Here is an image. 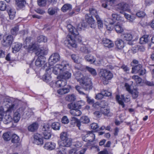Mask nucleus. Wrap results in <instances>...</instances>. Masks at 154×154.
Segmentation results:
<instances>
[{
    "label": "nucleus",
    "instance_id": "nucleus-1",
    "mask_svg": "<svg viewBox=\"0 0 154 154\" xmlns=\"http://www.w3.org/2000/svg\"><path fill=\"white\" fill-rule=\"evenodd\" d=\"M74 75L82 88L85 91L89 90L92 88V83L90 79L84 76L79 72L75 73Z\"/></svg>",
    "mask_w": 154,
    "mask_h": 154
},
{
    "label": "nucleus",
    "instance_id": "nucleus-2",
    "mask_svg": "<svg viewBox=\"0 0 154 154\" xmlns=\"http://www.w3.org/2000/svg\"><path fill=\"white\" fill-rule=\"evenodd\" d=\"M70 66L69 64L66 61H63L61 64L56 65L53 68L52 71L55 75L61 74L65 70H69Z\"/></svg>",
    "mask_w": 154,
    "mask_h": 154
},
{
    "label": "nucleus",
    "instance_id": "nucleus-3",
    "mask_svg": "<svg viewBox=\"0 0 154 154\" xmlns=\"http://www.w3.org/2000/svg\"><path fill=\"white\" fill-rule=\"evenodd\" d=\"M10 112L5 111L3 107L0 108V122L3 121L5 124L10 122L12 120V118L9 114Z\"/></svg>",
    "mask_w": 154,
    "mask_h": 154
},
{
    "label": "nucleus",
    "instance_id": "nucleus-4",
    "mask_svg": "<svg viewBox=\"0 0 154 154\" xmlns=\"http://www.w3.org/2000/svg\"><path fill=\"white\" fill-rule=\"evenodd\" d=\"M99 75L100 77L104 80L103 82L105 85L107 84L108 83L107 81L110 80L113 77L112 74L110 71L106 69H101Z\"/></svg>",
    "mask_w": 154,
    "mask_h": 154
},
{
    "label": "nucleus",
    "instance_id": "nucleus-5",
    "mask_svg": "<svg viewBox=\"0 0 154 154\" xmlns=\"http://www.w3.org/2000/svg\"><path fill=\"white\" fill-rule=\"evenodd\" d=\"M61 145L65 147H69L71 144L72 140L68 137L67 134L66 132H62L60 134Z\"/></svg>",
    "mask_w": 154,
    "mask_h": 154
},
{
    "label": "nucleus",
    "instance_id": "nucleus-6",
    "mask_svg": "<svg viewBox=\"0 0 154 154\" xmlns=\"http://www.w3.org/2000/svg\"><path fill=\"white\" fill-rule=\"evenodd\" d=\"M3 104L7 108V109L5 111L7 112H11L17 108V106L15 105L12 103L11 100L8 98L5 99Z\"/></svg>",
    "mask_w": 154,
    "mask_h": 154
},
{
    "label": "nucleus",
    "instance_id": "nucleus-7",
    "mask_svg": "<svg viewBox=\"0 0 154 154\" xmlns=\"http://www.w3.org/2000/svg\"><path fill=\"white\" fill-rule=\"evenodd\" d=\"M82 137L83 140L86 142H93L94 141L95 135L93 131H87L85 132Z\"/></svg>",
    "mask_w": 154,
    "mask_h": 154
},
{
    "label": "nucleus",
    "instance_id": "nucleus-8",
    "mask_svg": "<svg viewBox=\"0 0 154 154\" xmlns=\"http://www.w3.org/2000/svg\"><path fill=\"white\" fill-rule=\"evenodd\" d=\"M50 125L48 123L44 124L42 128V133L45 139H49L51 137Z\"/></svg>",
    "mask_w": 154,
    "mask_h": 154
},
{
    "label": "nucleus",
    "instance_id": "nucleus-9",
    "mask_svg": "<svg viewBox=\"0 0 154 154\" xmlns=\"http://www.w3.org/2000/svg\"><path fill=\"white\" fill-rule=\"evenodd\" d=\"M60 56L57 53H54L50 56L49 59V64L52 66L60 60Z\"/></svg>",
    "mask_w": 154,
    "mask_h": 154
},
{
    "label": "nucleus",
    "instance_id": "nucleus-10",
    "mask_svg": "<svg viewBox=\"0 0 154 154\" xmlns=\"http://www.w3.org/2000/svg\"><path fill=\"white\" fill-rule=\"evenodd\" d=\"M35 66L38 67L47 66L46 59L43 56H38L35 62Z\"/></svg>",
    "mask_w": 154,
    "mask_h": 154
},
{
    "label": "nucleus",
    "instance_id": "nucleus-11",
    "mask_svg": "<svg viewBox=\"0 0 154 154\" xmlns=\"http://www.w3.org/2000/svg\"><path fill=\"white\" fill-rule=\"evenodd\" d=\"M79 65V67L75 66V68L82 71H85V69H86L92 75L95 76L97 75V73L95 69L88 66H83L81 64Z\"/></svg>",
    "mask_w": 154,
    "mask_h": 154
},
{
    "label": "nucleus",
    "instance_id": "nucleus-12",
    "mask_svg": "<svg viewBox=\"0 0 154 154\" xmlns=\"http://www.w3.org/2000/svg\"><path fill=\"white\" fill-rule=\"evenodd\" d=\"M116 1L117 0H106L102 2V6L104 8L109 9Z\"/></svg>",
    "mask_w": 154,
    "mask_h": 154
},
{
    "label": "nucleus",
    "instance_id": "nucleus-13",
    "mask_svg": "<svg viewBox=\"0 0 154 154\" xmlns=\"http://www.w3.org/2000/svg\"><path fill=\"white\" fill-rule=\"evenodd\" d=\"M13 41V36L11 35H9L4 38L2 42V44L4 46H8L11 45Z\"/></svg>",
    "mask_w": 154,
    "mask_h": 154
},
{
    "label": "nucleus",
    "instance_id": "nucleus-14",
    "mask_svg": "<svg viewBox=\"0 0 154 154\" xmlns=\"http://www.w3.org/2000/svg\"><path fill=\"white\" fill-rule=\"evenodd\" d=\"M116 99L119 104L122 106L123 108H124L125 107L123 101L126 102H128L130 100L129 98L126 97L125 99L124 96L123 95H122L121 97L119 95H117L116 97Z\"/></svg>",
    "mask_w": 154,
    "mask_h": 154
},
{
    "label": "nucleus",
    "instance_id": "nucleus-15",
    "mask_svg": "<svg viewBox=\"0 0 154 154\" xmlns=\"http://www.w3.org/2000/svg\"><path fill=\"white\" fill-rule=\"evenodd\" d=\"M81 103V101H80L74 103H70L67 105V107L70 109V110L80 109L82 106Z\"/></svg>",
    "mask_w": 154,
    "mask_h": 154
},
{
    "label": "nucleus",
    "instance_id": "nucleus-16",
    "mask_svg": "<svg viewBox=\"0 0 154 154\" xmlns=\"http://www.w3.org/2000/svg\"><path fill=\"white\" fill-rule=\"evenodd\" d=\"M85 18L87 22L90 26L91 28H95L96 26V21L92 16L89 17L88 14H86L85 15Z\"/></svg>",
    "mask_w": 154,
    "mask_h": 154
},
{
    "label": "nucleus",
    "instance_id": "nucleus-17",
    "mask_svg": "<svg viewBox=\"0 0 154 154\" xmlns=\"http://www.w3.org/2000/svg\"><path fill=\"white\" fill-rule=\"evenodd\" d=\"M34 143L37 145H42L43 142L42 137V136L39 134L36 133L34 135Z\"/></svg>",
    "mask_w": 154,
    "mask_h": 154
},
{
    "label": "nucleus",
    "instance_id": "nucleus-18",
    "mask_svg": "<svg viewBox=\"0 0 154 154\" xmlns=\"http://www.w3.org/2000/svg\"><path fill=\"white\" fill-rule=\"evenodd\" d=\"M66 70H65L64 71L62 72L58 77L59 79H63L66 80L70 78L71 77V74Z\"/></svg>",
    "mask_w": 154,
    "mask_h": 154
},
{
    "label": "nucleus",
    "instance_id": "nucleus-19",
    "mask_svg": "<svg viewBox=\"0 0 154 154\" xmlns=\"http://www.w3.org/2000/svg\"><path fill=\"white\" fill-rule=\"evenodd\" d=\"M67 27L69 32L74 35L76 39L77 37H79L78 35H79V33L76 29L70 24L68 25Z\"/></svg>",
    "mask_w": 154,
    "mask_h": 154
},
{
    "label": "nucleus",
    "instance_id": "nucleus-20",
    "mask_svg": "<svg viewBox=\"0 0 154 154\" xmlns=\"http://www.w3.org/2000/svg\"><path fill=\"white\" fill-rule=\"evenodd\" d=\"M102 43L104 46L109 48H112L114 46L112 41L106 38L103 39Z\"/></svg>",
    "mask_w": 154,
    "mask_h": 154
},
{
    "label": "nucleus",
    "instance_id": "nucleus-21",
    "mask_svg": "<svg viewBox=\"0 0 154 154\" xmlns=\"http://www.w3.org/2000/svg\"><path fill=\"white\" fill-rule=\"evenodd\" d=\"M122 21H118L114 25L115 29L118 33H121L123 32V28L122 27Z\"/></svg>",
    "mask_w": 154,
    "mask_h": 154
},
{
    "label": "nucleus",
    "instance_id": "nucleus-22",
    "mask_svg": "<svg viewBox=\"0 0 154 154\" xmlns=\"http://www.w3.org/2000/svg\"><path fill=\"white\" fill-rule=\"evenodd\" d=\"M55 144L54 143L48 142L45 144L44 147L46 149L51 150L55 148Z\"/></svg>",
    "mask_w": 154,
    "mask_h": 154
},
{
    "label": "nucleus",
    "instance_id": "nucleus-23",
    "mask_svg": "<svg viewBox=\"0 0 154 154\" xmlns=\"http://www.w3.org/2000/svg\"><path fill=\"white\" fill-rule=\"evenodd\" d=\"M67 37L68 39L66 41L67 44L73 47H76L77 45L75 41L72 38L70 35H68Z\"/></svg>",
    "mask_w": 154,
    "mask_h": 154
},
{
    "label": "nucleus",
    "instance_id": "nucleus-24",
    "mask_svg": "<svg viewBox=\"0 0 154 154\" xmlns=\"http://www.w3.org/2000/svg\"><path fill=\"white\" fill-rule=\"evenodd\" d=\"M38 124L37 122H34L29 125L28 128L29 131L31 132H35L37 129L38 127Z\"/></svg>",
    "mask_w": 154,
    "mask_h": 154
},
{
    "label": "nucleus",
    "instance_id": "nucleus-25",
    "mask_svg": "<svg viewBox=\"0 0 154 154\" xmlns=\"http://www.w3.org/2000/svg\"><path fill=\"white\" fill-rule=\"evenodd\" d=\"M67 84V81L66 80L61 79L57 81L55 83L56 87L59 88L65 86Z\"/></svg>",
    "mask_w": 154,
    "mask_h": 154
},
{
    "label": "nucleus",
    "instance_id": "nucleus-26",
    "mask_svg": "<svg viewBox=\"0 0 154 154\" xmlns=\"http://www.w3.org/2000/svg\"><path fill=\"white\" fill-rule=\"evenodd\" d=\"M121 38L124 40L130 41L132 39V35L128 33H124L121 35Z\"/></svg>",
    "mask_w": 154,
    "mask_h": 154
},
{
    "label": "nucleus",
    "instance_id": "nucleus-27",
    "mask_svg": "<svg viewBox=\"0 0 154 154\" xmlns=\"http://www.w3.org/2000/svg\"><path fill=\"white\" fill-rule=\"evenodd\" d=\"M120 13L123 14L125 17L130 22H133L135 19L134 15L129 14L125 12H122L121 11H120Z\"/></svg>",
    "mask_w": 154,
    "mask_h": 154
},
{
    "label": "nucleus",
    "instance_id": "nucleus-28",
    "mask_svg": "<svg viewBox=\"0 0 154 154\" xmlns=\"http://www.w3.org/2000/svg\"><path fill=\"white\" fill-rule=\"evenodd\" d=\"M39 48V45L36 43H34L29 44L27 49L29 51L33 50H38Z\"/></svg>",
    "mask_w": 154,
    "mask_h": 154
},
{
    "label": "nucleus",
    "instance_id": "nucleus-29",
    "mask_svg": "<svg viewBox=\"0 0 154 154\" xmlns=\"http://www.w3.org/2000/svg\"><path fill=\"white\" fill-rule=\"evenodd\" d=\"M115 44L117 48L119 49H122L125 46L124 42L122 39H117L115 42Z\"/></svg>",
    "mask_w": 154,
    "mask_h": 154
},
{
    "label": "nucleus",
    "instance_id": "nucleus-30",
    "mask_svg": "<svg viewBox=\"0 0 154 154\" xmlns=\"http://www.w3.org/2000/svg\"><path fill=\"white\" fill-rule=\"evenodd\" d=\"M142 68V66L141 64L135 65L132 67L131 72L132 73H138Z\"/></svg>",
    "mask_w": 154,
    "mask_h": 154
},
{
    "label": "nucleus",
    "instance_id": "nucleus-31",
    "mask_svg": "<svg viewBox=\"0 0 154 154\" xmlns=\"http://www.w3.org/2000/svg\"><path fill=\"white\" fill-rule=\"evenodd\" d=\"M85 59L86 60L91 63H94L96 61V58L91 55H88L85 56Z\"/></svg>",
    "mask_w": 154,
    "mask_h": 154
},
{
    "label": "nucleus",
    "instance_id": "nucleus-32",
    "mask_svg": "<svg viewBox=\"0 0 154 154\" xmlns=\"http://www.w3.org/2000/svg\"><path fill=\"white\" fill-rule=\"evenodd\" d=\"M111 20V19L110 18H108L105 21L106 22H107L108 23V25H107L106 24H105V25H106L107 29L109 31H111L112 29H113V27L112 25L114 23V22H111L110 21V20Z\"/></svg>",
    "mask_w": 154,
    "mask_h": 154
},
{
    "label": "nucleus",
    "instance_id": "nucleus-33",
    "mask_svg": "<svg viewBox=\"0 0 154 154\" xmlns=\"http://www.w3.org/2000/svg\"><path fill=\"white\" fill-rule=\"evenodd\" d=\"M80 109H76L74 110H70L69 112L72 115L74 116H79L82 114V112L79 110Z\"/></svg>",
    "mask_w": 154,
    "mask_h": 154
},
{
    "label": "nucleus",
    "instance_id": "nucleus-34",
    "mask_svg": "<svg viewBox=\"0 0 154 154\" xmlns=\"http://www.w3.org/2000/svg\"><path fill=\"white\" fill-rule=\"evenodd\" d=\"M149 41V36L147 35H144L140 38V43L142 44H144L148 42Z\"/></svg>",
    "mask_w": 154,
    "mask_h": 154
},
{
    "label": "nucleus",
    "instance_id": "nucleus-35",
    "mask_svg": "<svg viewBox=\"0 0 154 154\" xmlns=\"http://www.w3.org/2000/svg\"><path fill=\"white\" fill-rule=\"evenodd\" d=\"M38 56H43L44 55H46L48 53V49L43 48H38Z\"/></svg>",
    "mask_w": 154,
    "mask_h": 154
},
{
    "label": "nucleus",
    "instance_id": "nucleus-36",
    "mask_svg": "<svg viewBox=\"0 0 154 154\" xmlns=\"http://www.w3.org/2000/svg\"><path fill=\"white\" fill-rule=\"evenodd\" d=\"M7 12L9 14L10 18L11 19H13L15 17V12L11 8H7Z\"/></svg>",
    "mask_w": 154,
    "mask_h": 154
},
{
    "label": "nucleus",
    "instance_id": "nucleus-37",
    "mask_svg": "<svg viewBox=\"0 0 154 154\" xmlns=\"http://www.w3.org/2000/svg\"><path fill=\"white\" fill-rule=\"evenodd\" d=\"M22 45L19 43H15L12 49L13 52L14 53H16L17 52L19 51Z\"/></svg>",
    "mask_w": 154,
    "mask_h": 154
},
{
    "label": "nucleus",
    "instance_id": "nucleus-38",
    "mask_svg": "<svg viewBox=\"0 0 154 154\" xmlns=\"http://www.w3.org/2000/svg\"><path fill=\"white\" fill-rule=\"evenodd\" d=\"M112 17L113 20L119 21H124L123 18L121 17L119 15L116 13H113L112 14Z\"/></svg>",
    "mask_w": 154,
    "mask_h": 154
},
{
    "label": "nucleus",
    "instance_id": "nucleus-39",
    "mask_svg": "<svg viewBox=\"0 0 154 154\" xmlns=\"http://www.w3.org/2000/svg\"><path fill=\"white\" fill-rule=\"evenodd\" d=\"M72 8V5L69 4H64L61 8V10L63 12H66L67 11L70 10Z\"/></svg>",
    "mask_w": 154,
    "mask_h": 154
},
{
    "label": "nucleus",
    "instance_id": "nucleus-40",
    "mask_svg": "<svg viewBox=\"0 0 154 154\" xmlns=\"http://www.w3.org/2000/svg\"><path fill=\"white\" fill-rule=\"evenodd\" d=\"M101 112L104 115L108 116H111L112 114L110 112L109 109H107L104 107H102L100 110Z\"/></svg>",
    "mask_w": 154,
    "mask_h": 154
},
{
    "label": "nucleus",
    "instance_id": "nucleus-41",
    "mask_svg": "<svg viewBox=\"0 0 154 154\" xmlns=\"http://www.w3.org/2000/svg\"><path fill=\"white\" fill-rule=\"evenodd\" d=\"M69 91V89L68 88H63L57 91V93L60 95L65 94Z\"/></svg>",
    "mask_w": 154,
    "mask_h": 154
},
{
    "label": "nucleus",
    "instance_id": "nucleus-42",
    "mask_svg": "<svg viewBox=\"0 0 154 154\" xmlns=\"http://www.w3.org/2000/svg\"><path fill=\"white\" fill-rule=\"evenodd\" d=\"M57 154H66V149L62 146H60L57 149Z\"/></svg>",
    "mask_w": 154,
    "mask_h": 154
},
{
    "label": "nucleus",
    "instance_id": "nucleus-43",
    "mask_svg": "<svg viewBox=\"0 0 154 154\" xmlns=\"http://www.w3.org/2000/svg\"><path fill=\"white\" fill-rule=\"evenodd\" d=\"M57 7H50L48 10V13L50 15H53L57 11Z\"/></svg>",
    "mask_w": 154,
    "mask_h": 154
},
{
    "label": "nucleus",
    "instance_id": "nucleus-44",
    "mask_svg": "<svg viewBox=\"0 0 154 154\" xmlns=\"http://www.w3.org/2000/svg\"><path fill=\"white\" fill-rule=\"evenodd\" d=\"M37 42H46L47 41L46 37L44 36L41 35L38 36L37 38Z\"/></svg>",
    "mask_w": 154,
    "mask_h": 154
},
{
    "label": "nucleus",
    "instance_id": "nucleus-45",
    "mask_svg": "<svg viewBox=\"0 0 154 154\" xmlns=\"http://www.w3.org/2000/svg\"><path fill=\"white\" fill-rule=\"evenodd\" d=\"M42 79L43 80L46 82H48L51 81V77L50 74L48 73H45L43 76Z\"/></svg>",
    "mask_w": 154,
    "mask_h": 154
},
{
    "label": "nucleus",
    "instance_id": "nucleus-46",
    "mask_svg": "<svg viewBox=\"0 0 154 154\" xmlns=\"http://www.w3.org/2000/svg\"><path fill=\"white\" fill-rule=\"evenodd\" d=\"M89 11L90 14L91 15V16H94L96 18H97V17H99L97 10L93 8H91L89 9Z\"/></svg>",
    "mask_w": 154,
    "mask_h": 154
},
{
    "label": "nucleus",
    "instance_id": "nucleus-47",
    "mask_svg": "<svg viewBox=\"0 0 154 154\" xmlns=\"http://www.w3.org/2000/svg\"><path fill=\"white\" fill-rule=\"evenodd\" d=\"M20 140V139L18 136L15 134H13L12 136L11 142L14 143H18Z\"/></svg>",
    "mask_w": 154,
    "mask_h": 154
},
{
    "label": "nucleus",
    "instance_id": "nucleus-48",
    "mask_svg": "<svg viewBox=\"0 0 154 154\" xmlns=\"http://www.w3.org/2000/svg\"><path fill=\"white\" fill-rule=\"evenodd\" d=\"M75 88L80 94L85 95L87 97L88 94H85L82 91L83 89L80 86L76 85L75 86Z\"/></svg>",
    "mask_w": 154,
    "mask_h": 154
},
{
    "label": "nucleus",
    "instance_id": "nucleus-49",
    "mask_svg": "<svg viewBox=\"0 0 154 154\" xmlns=\"http://www.w3.org/2000/svg\"><path fill=\"white\" fill-rule=\"evenodd\" d=\"M25 3V0H16V5L20 8H23Z\"/></svg>",
    "mask_w": 154,
    "mask_h": 154
},
{
    "label": "nucleus",
    "instance_id": "nucleus-50",
    "mask_svg": "<svg viewBox=\"0 0 154 154\" xmlns=\"http://www.w3.org/2000/svg\"><path fill=\"white\" fill-rule=\"evenodd\" d=\"M3 138L5 141H8L10 140L11 136V134L10 132H7L4 133L3 134Z\"/></svg>",
    "mask_w": 154,
    "mask_h": 154
},
{
    "label": "nucleus",
    "instance_id": "nucleus-51",
    "mask_svg": "<svg viewBox=\"0 0 154 154\" xmlns=\"http://www.w3.org/2000/svg\"><path fill=\"white\" fill-rule=\"evenodd\" d=\"M132 79L134 80L137 84H140L142 81V79L138 76L134 75L132 76Z\"/></svg>",
    "mask_w": 154,
    "mask_h": 154
},
{
    "label": "nucleus",
    "instance_id": "nucleus-52",
    "mask_svg": "<svg viewBox=\"0 0 154 154\" xmlns=\"http://www.w3.org/2000/svg\"><path fill=\"white\" fill-rule=\"evenodd\" d=\"M80 122L86 124L90 122L89 118L87 116H82L80 119Z\"/></svg>",
    "mask_w": 154,
    "mask_h": 154
},
{
    "label": "nucleus",
    "instance_id": "nucleus-53",
    "mask_svg": "<svg viewBox=\"0 0 154 154\" xmlns=\"http://www.w3.org/2000/svg\"><path fill=\"white\" fill-rule=\"evenodd\" d=\"M71 57L75 63H80V59L77 55L72 54L71 55Z\"/></svg>",
    "mask_w": 154,
    "mask_h": 154
},
{
    "label": "nucleus",
    "instance_id": "nucleus-54",
    "mask_svg": "<svg viewBox=\"0 0 154 154\" xmlns=\"http://www.w3.org/2000/svg\"><path fill=\"white\" fill-rule=\"evenodd\" d=\"M20 115L19 112H16L14 113L13 119L15 122H17L19 121L20 119Z\"/></svg>",
    "mask_w": 154,
    "mask_h": 154
},
{
    "label": "nucleus",
    "instance_id": "nucleus-55",
    "mask_svg": "<svg viewBox=\"0 0 154 154\" xmlns=\"http://www.w3.org/2000/svg\"><path fill=\"white\" fill-rule=\"evenodd\" d=\"M122 12H124V11L129 12L130 9L128 7V5L124 3H123L122 6Z\"/></svg>",
    "mask_w": 154,
    "mask_h": 154
},
{
    "label": "nucleus",
    "instance_id": "nucleus-56",
    "mask_svg": "<svg viewBox=\"0 0 154 154\" xmlns=\"http://www.w3.org/2000/svg\"><path fill=\"white\" fill-rule=\"evenodd\" d=\"M51 127L54 130H59L60 127V124L58 122H55L52 123Z\"/></svg>",
    "mask_w": 154,
    "mask_h": 154
},
{
    "label": "nucleus",
    "instance_id": "nucleus-57",
    "mask_svg": "<svg viewBox=\"0 0 154 154\" xmlns=\"http://www.w3.org/2000/svg\"><path fill=\"white\" fill-rule=\"evenodd\" d=\"M19 26L17 25H16L11 29V32L12 35H15L17 34Z\"/></svg>",
    "mask_w": 154,
    "mask_h": 154
},
{
    "label": "nucleus",
    "instance_id": "nucleus-58",
    "mask_svg": "<svg viewBox=\"0 0 154 154\" xmlns=\"http://www.w3.org/2000/svg\"><path fill=\"white\" fill-rule=\"evenodd\" d=\"M96 19L97 21V23L98 28L100 29L102 28L103 27V23L100 17H97V18Z\"/></svg>",
    "mask_w": 154,
    "mask_h": 154
},
{
    "label": "nucleus",
    "instance_id": "nucleus-59",
    "mask_svg": "<svg viewBox=\"0 0 154 154\" xmlns=\"http://www.w3.org/2000/svg\"><path fill=\"white\" fill-rule=\"evenodd\" d=\"M130 93L131 94L132 97L134 99H135L138 97V92L136 89H134L132 90Z\"/></svg>",
    "mask_w": 154,
    "mask_h": 154
},
{
    "label": "nucleus",
    "instance_id": "nucleus-60",
    "mask_svg": "<svg viewBox=\"0 0 154 154\" xmlns=\"http://www.w3.org/2000/svg\"><path fill=\"white\" fill-rule=\"evenodd\" d=\"M78 120V119L75 117H71L70 121L71 125L73 127L75 126Z\"/></svg>",
    "mask_w": 154,
    "mask_h": 154
},
{
    "label": "nucleus",
    "instance_id": "nucleus-61",
    "mask_svg": "<svg viewBox=\"0 0 154 154\" xmlns=\"http://www.w3.org/2000/svg\"><path fill=\"white\" fill-rule=\"evenodd\" d=\"M46 0H38V4L40 6H45L46 5Z\"/></svg>",
    "mask_w": 154,
    "mask_h": 154
},
{
    "label": "nucleus",
    "instance_id": "nucleus-62",
    "mask_svg": "<svg viewBox=\"0 0 154 154\" xmlns=\"http://www.w3.org/2000/svg\"><path fill=\"white\" fill-rule=\"evenodd\" d=\"M6 8V5L2 1H0V10L2 11L5 10Z\"/></svg>",
    "mask_w": 154,
    "mask_h": 154
},
{
    "label": "nucleus",
    "instance_id": "nucleus-63",
    "mask_svg": "<svg viewBox=\"0 0 154 154\" xmlns=\"http://www.w3.org/2000/svg\"><path fill=\"white\" fill-rule=\"evenodd\" d=\"M80 51L82 52L85 53H88L90 52V51L88 50L87 48L85 46H82L80 48Z\"/></svg>",
    "mask_w": 154,
    "mask_h": 154
},
{
    "label": "nucleus",
    "instance_id": "nucleus-64",
    "mask_svg": "<svg viewBox=\"0 0 154 154\" xmlns=\"http://www.w3.org/2000/svg\"><path fill=\"white\" fill-rule=\"evenodd\" d=\"M67 98H68L67 100L69 101H74L76 99V97L73 94L68 95Z\"/></svg>",
    "mask_w": 154,
    "mask_h": 154
}]
</instances>
